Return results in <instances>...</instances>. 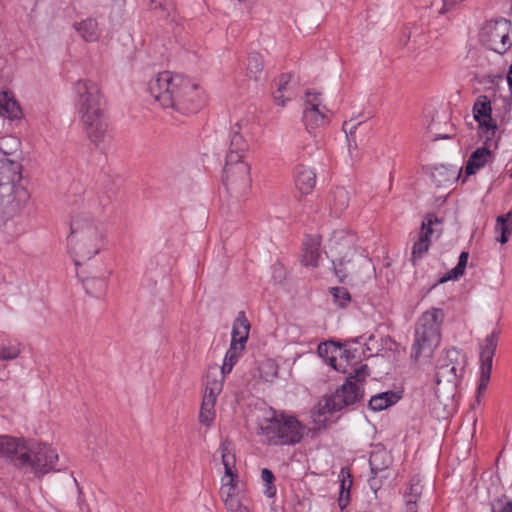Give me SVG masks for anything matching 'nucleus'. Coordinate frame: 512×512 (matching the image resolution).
<instances>
[{
    "instance_id": "nucleus-2",
    "label": "nucleus",
    "mask_w": 512,
    "mask_h": 512,
    "mask_svg": "<svg viewBox=\"0 0 512 512\" xmlns=\"http://www.w3.org/2000/svg\"><path fill=\"white\" fill-rule=\"evenodd\" d=\"M148 91L159 105L181 114L196 113L203 105V90L189 78L170 71H163L153 77Z\"/></svg>"
},
{
    "instance_id": "nucleus-48",
    "label": "nucleus",
    "mask_w": 512,
    "mask_h": 512,
    "mask_svg": "<svg viewBox=\"0 0 512 512\" xmlns=\"http://www.w3.org/2000/svg\"><path fill=\"white\" fill-rule=\"evenodd\" d=\"M337 351V347L333 343H323L318 346V353L322 357H328V353L330 350Z\"/></svg>"
},
{
    "instance_id": "nucleus-49",
    "label": "nucleus",
    "mask_w": 512,
    "mask_h": 512,
    "mask_svg": "<svg viewBox=\"0 0 512 512\" xmlns=\"http://www.w3.org/2000/svg\"><path fill=\"white\" fill-rule=\"evenodd\" d=\"M360 125V122H355L354 120L345 121L343 123V131L346 133V135H353L355 132L357 126Z\"/></svg>"
},
{
    "instance_id": "nucleus-12",
    "label": "nucleus",
    "mask_w": 512,
    "mask_h": 512,
    "mask_svg": "<svg viewBox=\"0 0 512 512\" xmlns=\"http://www.w3.org/2000/svg\"><path fill=\"white\" fill-rule=\"evenodd\" d=\"M510 22L499 19L487 23L481 33L482 41L487 47L499 54H503L509 48Z\"/></svg>"
},
{
    "instance_id": "nucleus-23",
    "label": "nucleus",
    "mask_w": 512,
    "mask_h": 512,
    "mask_svg": "<svg viewBox=\"0 0 512 512\" xmlns=\"http://www.w3.org/2000/svg\"><path fill=\"white\" fill-rule=\"evenodd\" d=\"M297 188L304 194L310 193L316 184L315 172L305 165L299 164L294 172Z\"/></svg>"
},
{
    "instance_id": "nucleus-33",
    "label": "nucleus",
    "mask_w": 512,
    "mask_h": 512,
    "mask_svg": "<svg viewBox=\"0 0 512 512\" xmlns=\"http://www.w3.org/2000/svg\"><path fill=\"white\" fill-rule=\"evenodd\" d=\"M216 403V398H212L210 396H203V401L199 414L200 423L209 426L215 417L214 406Z\"/></svg>"
},
{
    "instance_id": "nucleus-34",
    "label": "nucleus",
    "mask_w": 512,
    "mask_h": 512,
    "mask_svg": "<svg viewBox=\"0 0 512 512\" xmlns=\"http://www.w3.org/2000/svg\"><path fill=\"white\" fill-rule=\"evenodd\" d=\"M245 347L241 345H236L235 343H231L228 351L226 352L223 365L222 373H230L237 363L240 355L242 354Z\"/></svg>"
},
{
    "instance_id": "nucleus-4",
    "label": "nucleus",
    "mask_w": 512,
    "mask_h": 512,
    "mask_svg": "<svg viewBox=\"0 0 512 512\" xmlns=\"http://www.w3.org/2000/svg\"><path fill=\"white\" fill-rule=\"evenodd\" d=\"M68 245L76 266L91 260L107 246L103 223L88 212L76 213L71 218Z\"/></svg>"
},
{
    "instance_id": "nucleus-5",
    "label": "nucleus",
    "mask_w": 512,
    "mask_h": 512,
    "mask_svg": "<svg viewBox=\"0 0 512 512\" xmlns=\"http://www.w3.org/2000/svg\"><path fill=\"white\" fill-rule=\"evenodd\" d=\"M444 312L439 308H431L424 312L415 325L414 342L411 358L416 362H428L441 340V325Z\"/></svg>"
},
{
    "instance_id": "nucleus-19",
    "label": "nucleus",
    "mask_w": 512,
    "mask_h": 512,
    "mask_svg": "<svg viewBox=\"0 0 512 512\" xmlns=\"http://www.w3.org/2000/svg\"><path fill=\"white\" fill-rule=\"evenodd\" d=\"M296 89L291 84V75L282 74L277 80V89L273 93L276 104L284 107L286 103L296 97Z\"/></svg>"
},
{
    "instance_id": "nucleus-3",
    "label": "nucleus",
    "mask_w": 512,
    "mask_h": 512,
    "mask_svg": "<svg viewBox=\"0 0 512 512\" xmlns=\"http://www.w3.org/2000/svg\"><path fill=\"white\" fill-rule=\"evenodd\" d=\"M334 272L341 283L361 285L372 279L375 267L365 250L355 246L354 236L335 232L329 240Z\"/></svg>"
},
{
    "instance_id": "nucleus-9",
    "label": "nucleus",
    "mask_w": 512,
    "mask_h": 512,
    "mask_svg": "<svg viewBox=\"0 0 512 512\" xmlns=\"http://www.w3.org/2000/svg\"><path fill=\"white\" fill-rule=\"evenodd\" d=\"M250 166L236 154H227L224 167L223 183L227 191L242 197L251 187Z\"/></svg>"
},
{
    "instance_id": "nucleus-40",
    "label": "nucleus",
    "mask_w": 512,
    "mask_h": 512,
    "mask_svg": "<svg viewBox=\"0 0 512 512\" xmlns=\"http://www.w3.org/2000/svg\"><path fill=\"white\" fill-rule=\"evenodd\" d=\"M512 216V212H509L507 215L505 216H499L497 218V223H496V230L497 231H500L501 232V235L499 238H497V240L504 244L508 241V234L510 232V228H509V224H508V219Z\"/></svg>"
},
{
    "instance_id": "nucleus-13",
    "label": "nucleus",
    "mask_w": 512,
    "mask_h": 512,
    "mask_svg": "<svg viewBox=\"0 0 512 512\" xmlns=\"http://www.w3.org/2000/svg\"><path fill=\"white\" fill-rule=\"evenodd\" d=\"M498 343V334L496 332H492L488 335L484 341L480 345V363H481V373H480V382L477 388V399L484 394L486 388L488 386L491 370H492V362L493 357L495 355V351Z\"/></svg>"
},
{
    "instance_id": "nucleus-36",
    "label": "nucleus",
    "mask_w": 512,
    "mask_h": 512,
    "mask_svg": "<svg viewBox=\"0 0 512 512\" xmlns=\"http://www.w3.org/2000/svg\"><path fill=\"white\" fill-rule=\"evenodd\" d=\"M258 370L260 378L266 382H272L278 377V365L272 359L262 361Z\"/></svg>"
},
{
    "instance_id": "nucleus-54",
    "label": "nucleus",
    "mask_w": 512,
    "mask_h": 512,
    "mask_svg": "<svg viewBox=\"0 0 512 512\" xmlns=\"http://www.w3.org/2000/svg\"><path fill=\"white\" fill-rule=\"evenodd\" d=\"M328 359H329L330 364H331L334 368H336V366H335V364H334V362L336 361V358H335L334 356H331V357H329Z\"/></svg>"
},
{
    "instance_id": "nucleus-56",
    "label": "nucleus",
    "mask_w": 512,
    "mask_h": 512,
    "mask_svg": "<svg viewBox=\"0 0 512 512\" xmlns=\"http://www.w3.org/2000/svg\"><path fill=\"white\" fill-rule=\"evenodd\" d=\"M511 178H512V173H511Z\"/></svg>"
},
{
    "instance_id": "nucleus-47",
    "label": "nucleus",
    "mask_w": 512,
    "mask_h": 512,
    "mask_svg": "<svg viewBox=\"0 0 512 512\" xmlns=\"http://www.w3.org/2000/svg\"><path fill=\"white\" fill-rule=\"evenodd\" d=\"M340 476L342 477L341 484H340V491L350 492V488L352 486L351 476L344 469L341 470Z\"/></svg>"
},
{
    "instance_id": "nucleus-29",
    "label": "nucleus",
    "mask_w": 512,
    "mask_h": 512,
    "mask_svg": "<svg viewBox=\"0 0 512 512\" xmlns=\"http://www.w3.org/2000/svg\"><path fill=\"white\" fill-rule=\"evenodd\" d=\"M350 201V194L344 187L335 188L330 195V206L335 214H340L347 209Z\"/></svg>"
},
{
    "instance_id": "nucleus-51",
    "label": "nucleus",
    "mask_w": 512,
    "mask_h": 512,
    "mask_svg": "<svg viewBox=\"0 0 512 512\" xmlns=\"http://www.w3.org/2000/svg\"><path fill=\"white\" fill-rule=\"evenodd\" d=\"M349 497H350V492H343V491L339 492L338 505L341 510L346 508V506L348 505Z\"/></svg>"
},
{
    "instance_id": "nucleus-46",
    "label": "nucleus",
    "mask_w": 512,
    "mask_h": 512,
    "mask_svg": "<svg viewBox=\"0 0 512 512\" xmlns=\"http://www.w3.org/2000/svg\"><path fill=\"white\" fill-rule=\"evenodd\" d=\"M317 145L318 141L315 139V136L308 134L306 137H304V139H302L299 142L298 147H301L304 150L308 148V153L311 154L314 151L315 147H317Z\"/></svg>"
},
{
    "instance_id": "nucleus-50",
    "label": "nucleus",
    "mask_w": 512,
    "mask_h": 512,
    "mask_svg": "<svg viewBox=\"0 0 512 512\" xmlns=\"http://www.w3.org/2000/svg\"><path fill=\"white\" fill-rule=\"evenodd\" d=\"M228 512H249V509L243 505L242 502L230 503V506L225 507Z\"/></svg>"
},
{
    "instance_id": "nucleus-6",
    "label": "nucleus",
    "mask_w": 512,
    "mask_h": 512,
    "mask_svg": "<svg viewBox=\"0 0 512 512\" xmlns=\"http://www.w3.org/2000/svg\"><path fill=\"white\" fill-rule=\"evenodd\" d=\"M465 365V356L456 348L446 350L439 357L435 375V394L440 400L453 399Z\"/></svg>"
},
{
    "instance_id": "nucleus-41",
    "label": "nucleus",
    "mask_w": 512,
    "mask_h": 512,
    "mask_svg": "<svg viewBox=\"0 0 512 512\" xmlns=\"http://www.w3.org/2000/svg\"><path fill=\"white\" fill-rule=\"evenodd\" d=\"M331 294L334 298V302L339 306V307H346L350 301H351V296H350V293L348 292V290L344 287H333L331 288Z\"/></svg>"
},
{
    "instance_id": "nucleus-28",
    "label": "nucleus",
    "mask_w": 512,
    "mask_h": 512,
    "mask_svg": "<svg viewBox=\"0 0 512 512\" xmlns=\"http://www.w3.org/2000/svg\"><path fill=\"white\" fill-rule=\"evenodd\" d=\"M422 494V486L419 482H412L409 491L405 493V510L404 512H426L421 508L420 499Z\"/></svg>"
},
{
    "instance_id": "nucleus-43",
    "label": "nucleus",
    "mask_w": 512,
    "mask_h": 512,
    "mask_svg": "<svg viewBox=\"0 0 512 512\" xmlns=\"http://www.w3.org/2000/svg\"><path fill=\"white\" fill-rule=\"evenodd\" d=\"M261 479L265 484V491H264L265 495L268 497H273L276 493V488L273 485V481L275 478H274L272 471L269 470L268 468L262 469Z\"/></svg>"
},
{
    "instance_id": "nucleus-31",
    "label": "nucleus",
    "mask_w": 512,
    "mask_h": 512,
    "mask_svg": "<svg viewBox=\"0 0 512 512\" xmlns=\"http://www.w3.org/2000/svg\"><path fill=\"white\" fill-rule=\"evenodd\" d=\"M431 177L436 186L447 187L456 180L457 171L445 166H439L432 171Z\"/></svg>"
},
{
    "instance_id": "nucleus-16",
    "label": "nucleus",
    "mask_w": 512,
    "mask_h": 512,
    "mask_svg": "<svg viewBox=\"0 0 512 512\" xmlns=\"http://www.w3.org/2000/svg\"><path fill=\"white\" fill-rule=\"evenodd\" d=\"M20 164L7 158V153L0 152V200L10 195L13 184L20 178Z\"/></svg>"
},
{
    "instance_id": "nucleus-44",
    "label": "nucleus",
    "mask_w": 512,
    "mask_h": 512,
    "mask_svg": "<svg viewBox=\"0 0 512 512\" xmlns=\"http://www.w3.org/2000/svg\"><path fill=\"white\" fill-rule=\"evenodd\" d=\"M11 193H14V198L17 201L16 206L18 208H22L29 200V193L23 187H15L13 185V189H12Z\"/></svg>"
},
{
    "instance_id": "nucleus-37",
    "label": "nucleus",
    "mask_w": 512,
    "mask_h": 512,
    "mask_svg": "<svg viewBox=\"0 0 512 512\" xmlns=\"http://www.w3.org/2000/svg\"><path fill=\"white\" fill-rule=\"evenodd\" d=\"M468 257V252H462L459 256V261L456 267L449 271L446 276L442 277L440 282L443 283L448 280L457 279L458 277L462 276L467 265Z\"/></svg>"
},
{
    "instance_id": "nucleus-38",
    "label": "nucleus",
    "mask_w": 512,
    "mask_h": 512,
    "mask_svg": "<svg viewBox=\"0 0 512 512\" xmlns=\"http://www.w3.org/2000/svg\"><path fill=\"white\" fill-rule=\"evenodd\" d=\"M22 352L21 344L8 343L0 345V360L11 361L19 357Z\"/></svg>"
},
{
    "instance_id": "nucleus-15",
    "label": "nucleus",
    "mask_w": 512,
    "mask_h": 512,
    "mask_svg": "<svg viewBox=\"0 0 512 512\" xmlns=\"http://www.w3.org/2000/svg\"><path fill=\"white\" fill-rule=\"evenodd\" d=\"M491 113V102L488 97H478L473 106V114L479 124L481 136L485 138L486 142L491 141L497 131V125L492 119Z\"/></svg>"
},
{
    "instance_id": "nucleus-21",
    "label": "nucleus",
    "mask_w": 512,
    "mask_h": 512,
    "mask_svg": "<svg viewBox=\"0 0 512 512\" xmlns=\"http://www.w3.org/2000/svg\"><path fill=\"white\" fill-rule=\"evenodd\" d=\"M321 258V241L320 238L307 237L303 243L302 264L310 267H317Z\"/></svg>"
},
{
    "instance_id": "nucleus-24",
    "label": "nucleus",
    "mask_w": 512,
    "mask_h": 512,
    "mask_svg": "<svg viewBox=\"0 0 512 512\" xmlns=\"http://www.w3.org/2000/svg\"><path fill=\"white\" fill-rule=\"evenodd\" d=\"M0 116L9 120L20 119L22 116L20 105L11 92H0Z\"/></svg>"
},
{
    "instance_id": "nucleus-14",
    "label": "nucleus",
    "mask_w": 512,
    "mask_h": 512,
    "mask_svg": "<svg viewBox=\"0 0 512 512\" xmlns=\"http://www.w3.org/2000/svg\"><path fill=\"white\" fill-rule=\"evenodd\" d=\"M326 106L322 103L320 93H306L303 122L308 130L323 127L328 123Z\"/></svg>"
},
{
    "instance_id": "nucleus-52",
    "label": "nucleus",
    "mask_w": 512,
    "mask_h": 512,
    "mask_svg": "<svg viewBox=\"0 0 512 512\" xmlns=\"http://www.w3.org/2000/svg\"><path fill=\"white\" fill-rule=\"evenodd\" d=\"M507 82H508V85L512 88V64L509 67V70L507 73Z\"/></svg>"
},
{
    "instance_id": "nucleus-1",
    "label": "nucleus",
    "mask_w": 512,
    "mask_h": 512,
    "mask_svg": "<svg viewBox=\"0 0 512 512\" xmlns=\"http://www.w3.org/2000/svg\"><path fill=\"white\" fill-rule=\"evenodd\" d=\"M74 108L88 140L95 146L108 143L112 130L105 113L106 99L96 81L80 79L73 85Z\"/></svg>"
},
{
    "instance_id": "nucleus-53",
    "label": "nucleus",
    "mask_w": 512,
    "mask_h": 512,
    "mask_svg": "<svg viewBox=\"0 0 512 512\" xmlns=\"http://www.w3.org/2000/svg\"><path fill=\"white\" fill-rule=\"evenodd\" d=\"M446 138H449V135L448 134H437L435 139H446Z\"/></svg>"
},
{
    "instance_id": "nucleus-22",
    "label": "nucleus",
    "mask_w": 512,
    "mask_h": 512,
    "mask_svg": "<svg viewBox=\"0 0 512 512\" xmlns=\"http://www.w3.org/2000/svg\"><path fill=\"white\" fill-rule=\"evenodd\" d=\"M228 373H222V367L218 366L209 367L206 375L205 396L216 398L222 391L224 378Z\"/></svg>"
},
{
    "instance_id": "nucleus-32",
    "label": "nucleus",
    "mask_w": 512,
    "mask_h": 512,
    "mask_svg": "<svg viewBox=\"0 0 512 512\" xmlns=\"http://www.w3.org/2000/svg\"><path fill=\"white\" fill-rule=\"evenodd\" d=\"M74 27L86 41H95L98 38V25L94 19H86L75 23Z\"/></svg>"
},
{
    "instance_id": "nucleus-7",
    "label": "nucleus",
    "mask_w": 512,
    "mask_h": 512,
    "mask_svg": "<svg viewBox=\"0 0 512 512\" xmlns=\"http://www.w3.org/2000/svg\"><path fill=\"white\" fill-rule=\"evenodd\" d=\"M259 427L271 445H292L303 437V426L295 417L277 414L275 411L271 416L263 418Z\"/></svg>"
},
{
    "instance_id": "nucleus-18",
    "label": "nucleus",
    "mask_w": 512,
    "mask_h": 512,
    "mask_svg": "<svg viewBox=\"0 0 512 512\" xmlns=\"http://www.w3.org/2000/svg\"><path fill=\"white\" fill-rule=\"evenodd\" d=\"M247 124L248 121L246 119H241L231 128V139L228 154H236L240 159L243 158V154L248 149V143L241 134V131L247 126Z\"/></svg>"
},
{
    "instance_id": "nucleus-26",
    "label": "nucleus",
    "mask_w": 512,
    "mask_h": 512,
    "mask_svg": "<svg viewBox=\"0 0 512 512\" xmlns=\"http://www.w3.org/2000/svg\"><path fill=\"white\" fill-rule=\"evenodd\" d=\"M250 331V324L244 312H239L234 321L231 343L245 347Z\"/></svg>"
},
{
    "instance_id": "nucleus-42",
    "label": "nucleus",
    "mask_w": 512,
    "mask_h": 512,
    "mask_svg": "<svg viewBox=\"0 0 512 512\" xmlns=\"http://www.w3.org/2000/svg\"><path fill=\"white\" fill-rule=\"evenodd\" d=\"M429 246L430 240L419 237V239L414 243L412 249V261L414 264L428 252Z\"/></svg>"
},
{
    "instance_id": "nucleus-39",
    "label": "nucleus",
    "mask_w": 512,
    "mask_h": 512,
    "mask_svg": "<svg viewBox=\"0 0 512 512\" xmlns=\"http://www.w3.org/2000/svg\"><path fill=\"white\" fill-rule=\"evenodd\" d=\"M438 223H440V220L435 215L428 214L425 217V220L422 222L421 232H420L419 237L431 241V236L434 233V229L432 226L434 224H438Z\"/></svg>"
},
{
    "instance_id": "nucleus-55",
    "label": "nucleus",
    "mask_w": 512,
    "mask_h": 512,
    "mask_svg": "<svg viewBox=\"0 0 512 512\" xmlns=\"http://www.w3.org/2000/svg\"><path fill=\"white\" fill-rule=\"evenodd\" d=\"M152 3L155 2V0H150Z\"/></svg>"
},
{
    "instance_id": "nucleus-10",
    "label": "nucleus",
    "mask_w": 512,
    "mask_h": 512,
    "mask_svg": "<svg viewBox=\"0 0 512 512\" xmlns=\"http://www.w3.org/2000/svg\"><path fill=\"white\" fill-rule=\"evenodd\" d=\"M58 459L57 451L44 443L32 444L17 458L19 467L30 466L36 476H43L55 470Z\"/></svg>"
},
{
    "instance_id": "nucleus-20",
    "label": "nucleus",
    "mask_w": 512,
    "mask_h": 512,
    "mask_svg": "<svg viewBox=\"0 0 512 512\" xmlns=\"http://www.w3.org/2000/svg\"><path fill=\"white\" fill-rule=\"evenodd\" d=\"M27 450L24 442L10 436H0V456L8 458L19 466L18 456Z\"/></svg>"
},
{
    "instance_id": "nucleus-30",
    "label": "nucleus",
    "mask_w": 512,
    "mask_h": 512,
    "mask_svg": "<svg viewBox=\"0 0 512 512\" xmlns=\"http://www.w3.org/2000/svg\"><path fill=\"white\" fill-rule=\"evenodd\" d=\"M399 398L400 396L393 391L383 392L371 397L369 407L374 411H381L395 404Z\"/></svg>"
},
{
    "instance_id": "nucleus-25",
    "label": "nucleus",
    "mask_w": 512,
    "mask_h": 512,
    "mask_svg": "<svg viewBox=\"0 0 512 512\" xmlns=\"http://www.w3.org/2000/svg\"><path fill=\"white\" fill-rule=\"evenodd\" d=\"M492 160L491 147L477 148L467 161L465 172L466 175H472L486 163Z\"/></svg>"
},
{
    "instance_id": "nucleus-35",
    "label": "nucleus",
    "mask_w": 512,
    "mask_h": 512,
    "mask_svg": "<svg viewBox=\"0 0 512 512\" xmlns=\"http://www.w3.org/2000/svg\"><path fill=\"white\" fill-rule=\"evenodd\" d=\"M83 284L86 292L96 297L103 295L107 289V280L105 278H87L83 280Z\"/></svg>"
},
{
    "instance_id": "nucleus-45",
    "label": "nucleus",
    "mask_w": 512,
    "mask_h": 512,
    "mask_svg": "<svg viewBox=\"0 0 512 512\" xmlns=\"http://www.w3.org/2000/svg\"><path fill=\"white\" fill-rule=\"evenodd\" d=\"M492 512H512V502L504 499H496L491 503Z\"/></svg>"
},
{
    "instance_id": "nucleus-27",
    "label": "nucleus",
    "mask_w": 512,
    "mask_h": 512,
    "mask_svg": "<svg viewBox=\"0 0 512 512\" xmlns=\"http://www.w3.org/2000/svg\"><path fill=\"white\" fill-rule=\"evenodd\" d=\"M264 60L258 52H252L248 55L245 68V77L254 82L261 81L263 77Z\"/></svg>"
},
{
    "instance_id": "nucleus-8",
    "label": "nucleus",
    "mask_w": 512,
    "mask_h": 512,
    "mask_svg": "<svg viewBox=\"0 0 512 512\" xmlns=\"http://www.w3.org/2000/svg\"><path fill=\"white\" fill-rule=\"evenodd\" d=\"M369 375L367 365H361L334 394L319 403V414L340 411L359 401L363 396V383Z\"/></svg>"
},
{
    "instance_id": "nucleus-11",
    "label": "nucleus",
    "mask_w": 512,
    "mask_h": 512,
    "mask_svg": "<svg viewBox=\"0 0 512 512\" xmlns=\"http://www.w3.org/2000/svg\"><path fill=\"white\" fill-rule=\"evenodd\" d=\"M221 460L225 469V475L222 478V485L220 488V497L224 506H230V503L241 502L239 497L235 494V489L238 483V476L235 470L236 458L233 453L232 444L229 440H224L220 445Z\"/></svg>"
},
{
    "instance_id": "nucleus-17",
    "label": "nucleus",
    "mask_w": 512,
    "mask_h": 512,
    "mask_svg": "<svg viewBox=\"0 0 512 512\" xmlns=\"http://www.w3.org/2000/svg\"><path fill=\"white\" fill-rule=\"evenodd\" d=\"M392 464V456L389 451L385 448L376 446L371 452L369 458V465L371 469V473L373 477L369 480L371 487H375L377 485L376 478L381 473L386 472V470Z\"/></svg>"
}]
</instances>
